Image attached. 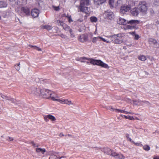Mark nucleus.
Here are the masks:
<instances>
[{"instance_id":"nucleus-1","label":"nucleus","mask_w":159,"mask_h":159,"mask_svg":"<svg viewBox=\"0 0 159 159\" xmlns=\"http://www.w3.org/2000/svg\"><path fill=\"white\" fill-rule=\"evenodd\" d=\"M37 91V92H34V93L37 95H41L46 98H50L52 100L57 101L61 103L69 104V101L68 100L64 99H60L54 93L48 89H43Z\"/></svg>"},{"instance_id":"nucleus-2","label":"nucleus","mask_w":159,"mask_h":159,"mask_svg":"<svg viewBox=\"0 0 159 159\" xmlns=\"http://www.w3.org/2000/svg\"><path fill=\"white\" fill-rule=\"evenodd\" d=\"M77 60L82 62H85L86 60H88L89 61L90 63L93 65L100 66L105 68H108L109 67L107 64L99 60H94L92 58H88L85 57H80L77 58Z\"/></svg>"},{"instance_id":"nucleus-3","label":"nucleus","mask_w":159,"mask_h":159,"mask_svg":"<svg viewBox=\"0 0 159 159\" xmlns=\"http://www.w3.org/2000/svg\"><path fill=\"white\" fill-rule=\"evenodd\" d=\"M138 8L141 12L145 13L148 9L147 4L145 2H140L138 4Z\"/></svg>"},{"instance_id":"nucleus-4","label":"nucleus","mask_w":159,"mask_h":159,"mask_svg":"<svg viewBox=\"0 0 159 159\" xmlns=\"http://www.w3.org/2000/svg\"><path fill=\"white\" fill-rule=\"evenodd\" d=\"M107 37L111 39V42L115 44H120L122 43L123 40L122 39L117 38L116 34L107 36Z\"/></svg>"},{"instance_id":"nucleus-5","label":"nucleus","mask_w":159,"mask_h":159,"mask_svg":"<svg viewBox=\"0 0 159 159\" xmlns=\"http://www.w3.org/2000/svg\"><path fill=\"white\" fill-rule=\"evenodd\" d=\"M131 9V6L129 5H125L122 6L120 9V12L123 15L129 12Z\"/></svg>"},{"instance_id":"nucleus-6","label":"nucleus","mask_w":159,"mask_h":159,"mask_svg":"<svg viewBox=\"0 0 159 159\" xmlns=\"http://www.w3.org/2000/svg\"><path fill=\"white\" fill-rule=\"evenodd\" d=\"M104 18L107 20H111L113 19L114 15L113 12L110 10L105 11L103 14Z\"/></svg>"},{"instance_id":"nucleus-7","label":"nucleus","mask_w":159,"mask_h":159,"mask_svg":"<svg viewBox=\"0 0 159 159\" xmlns=\"http://www.w3.org/2000/svg\"><path fill=\"white\" fill-rule=\"evenodd\" d=\"M43 118L44 120L46 122H48L49 120H50L52 122L56 120V118L54 116L51 114L44 116Z\"/></svg>"},{"instance_id":"nucleus-8","label":"nucleus","mask_w":159,"mask_h":159,"mask_svg":"<svg viewBox=\"0 0 159 159\" xmlns=\"http://www.w3.org/2000/svg\"><path fill=\"white\" fill-rule=\"evenodd\" d=\"M111 156L114 157L116 159H124L125 156L120 153H118L115 152H112L111 153Z\"/></svg>"},{"instance_id":"nucleus-9","label":"nucleus","mask_w":159,"mask_h":159,"mask_svg":"<svg viewBox=\"0 0 159 159\" xmlns=\"http://www.w3.org/2000/svg\"><path fill=\"white\" fill-rule=\"evenodd\" d=\"M79 41L82 43H84L88 40V36L86 34H82L78 37Z\"/></svg>"},{"instance_id":"nucleus-10","label":"nucleus","mask_w":159,"mask_h":159,"mask_svg":"<svg viewBox=\"0 0 159 159\" xmlns=\"http://www.w3.org/2000/svg\"><path fill=\"white\" fill-rule=\"evenodd\" d=\"M82 7V8L81 9V7H79L78 9L83 13L86 14L87 16H88V14L89 13L90 9L86 6Z\"/></svg>"},{"instance_id":"nucleus-11","label":"nucleus","mask_w":159,"mask_h":159,"mask_svg":"<svg viewBox=\"0 0 159 159\" xmlns=\"http://www.w3.org/2000/svg\"><path fill=\"white\" fill-rule=\"evenodd\" d=\"M39 13V10L37 8H34L32 10L31 14L34 18L37 17Z\"/></svg>"},{"instance_id":"nucleus-12","label":"nucleus","mask_w":159,"mask_h":159,"mask_svg":"<svg viewBox=\"0 0 159 159\" xmlns=\"http://www.w3.org/2000/svg\"><path fill=\"white\" fill-rule=\"evenodd\" d=\"M90 2L89 0H81L79 7H81V8L82 9V7L87 6L89 5Z\"/></svg>"},{"instance_id":"nucleus-13","label":"nucleus","mask_w":159,"mask_h":159,"mask_svg":"<svg viewBox=\"0 0 159 159\" xmlns=\"http://www.w3.org/2000/svg\"><path fill=\"white\" fill-rule=\"evenodd\" d=\"M149 42L150 44H153L155 48L159 47V44L158 43L156 40L150 38L149 40Z\"/></svg>"},{"instance_id":"nucleus-14","label":"nucleus","mask_w":159,"mask_h":159,"mask_svg":"<svg viewBox=\"0 0 159 159\" xmlns=\"http://www.w3.org/2000/svg\"><path fill=\"white\" fill-rule=\"evenodd\" d=\"M128 101L131 103H133L135 105H139L142 102V101H140L139 100H135L131 101L130 99H128Z\"/></svg>"},{"instance_id":"nucleus-15","label":"nucleus","mask_w":159,"mask_h":159,"mask_svg":"<svg viewBox=\"0 0 159 159\" xmlns=\"http://www.w3.org/2000/svg\"><path fill=\"white\" fill-rule=\"evenodd\" d=\"M21 11L25 15H30V10L27 7H22L21 8Z\"/></svg>"},{"instance_id":"nucleus-16","label":"nucleus","mask_w":159,"mask_h":159,"mask_svg":"<svg viewBox=\"0 0 159 159\" xmlns=\"http://www.w3.org/2000/svg\"><path fill=\"white\" fill-rule=\"evenodd\" d=\"M0 95L1 96L2 98L3 99L10 101L14 103L16 101V100L14 98H11L5 95H2V93H0Z\"/></svg>"},{"instance_id":"nucleus-17","label":"nucleus","mask_w":159,"mask_h":159,"mask_svg":"<svg viewBox=\"0 0 159 159\" xmlns=\"http://www.w3.org/2000/svg\"><path fill=\"white\" fill-rule=\"evenodd\" d=\"M118 23L120 25H125L127 23L128 21L124 19L120 18L118 21Z\"/></svg>"},{"instance_id":"nucleus-18","label":"nucleus","mask_w":159,"mask_h":159,"mask_svg":"<svg viewBox=\"0 0 159 159\" xmlns=\"http://www.w3.org/2000/svg\"><path fill=\"white\" fill-rule=\"evenodd\" d=\"M131 13L132 15L136 16L139 14V11L138 9L137 8L135 7L131 11Z\"/></svg>"},{"instance_id":"nucleus-19","label":"nucleus","mask_w":159,"mask_h":159,"mask_svg":"<svg viewBox=\"0 0 159 159\" xmlns=\"http://www.w3.org/2000/svg\"><path fill=\"white\" fill-rule=\"evenodd\" d=\"M116 0H109V4L111 8H116Z\"/></svg>"},{"instance_id":"nucleus-20","label":"nucleus","mask_w":159,"mask_h":159,"mask_svg":"<svg viewBox=\"0 0 159 159\" xmlns=\"http://www.w3.org/2000/svg\"><path fill=\"white\" fill-rule=\"evenodd\" d=\"M41 90V89H37L35 87L32 88L30 89V90L28 92L29 93H32L36 95H37L35 93H34V92H37L38 91L37 90Z\"/></svg>"},{"instance_id":"nucleus-21","label":"nucleus","mask_w":159,"mask_h":159,"mask_svg":"<svg viewBox=\"0 0 159 159\" xmlns=\"http://www.w3.org/2000/svg\"><path fill=\"white\" fill-rule=\"evenodd\" d=\"M106 0H93L94 3L96 5H100L105 3Z\"/></svg>"},{"instance_id":"nucleus-22","label":"nucleus","mask_w":159,"mask_h":159,"mask_svg":"<svg viewBox=\"0 0 159 159\" xmlns=\"http://www.w3.org/2000/svg\"><path fill=\"white\" fill-rule=\"evenodd\" d=\"M35 151L37 153L41 152L42 154H44L46 152V149L45 148H36L35 149Z\"/></svg>"},{"instance_id":"nucleus-23","label":"nucleus","mask_w":159,"mask_h":159,"mask_svg":"<svg viewBox=\"0 0 159 159\" xmlns=\"http://www.w3.org/2000/svg\"><path fill=\"white\" fill-rule=\"evenodd\" d=\"M17 4L19 5H23L27 3V0H17Z\"/></svg>"},{"instance_id":"nucleus-24","label":"nucleus","mask_w":159,"mask_h":159,"mask_svg":"<svg viewBox=\"0 0 159 159\" xmlns=\"http://www.w3.org/2000/svg\"><path fill=\"white\" fill-rule=\"evenodd\" d=\"M116 111L118 112H120L122 113H124L126 114H133V113L131 112L130 111H128L125 110H116Z\"/></svg>"},{"instance_id":"nucleus-25","label":"nucleus","mask_w":159,"mask_h":159,"mask_svg":"<svg viewBox=\"0 0 159 159\" xmlns=\"http://www.w3.org/2000/svg\"><path fill=\"white\" fill-rule=\"evenodd\" d=\"M41 28L43 29H46L48 31L51 30L52 28L51 26L48 25H43Z\"/></svg>"},{"instance_id":"nucleus-26","label":"nucleus","mask_w":159,"mask_h":159,"mask_svg":"<svg viewBox=\"0 0 159 159\" xmlns=\"http://www.w3.org/2000/svg\"><path fill=\"white\" fill-rule=\"evenodd\" d=\"M128 23H127L130 24H138L139 23V21L138 20H131L129 21H127Z\"/></svg>"},{"instance_id":"nucleus-27","label":"nucleus","mask_w":159,"mask_h":159,"mask_svg":"<svg viewBox=\"0 0 159 159\" xmlns=\"http://www.w3.org/2000/svg\"><path fill=\"white\" fill-rule=\"evenodd\" d=\"M129 34H132L133 36H134V39H135L137 40L139 38V36L137 34H135L134 32H130L129 33Z\"/></svg>"},{"instance_id":"nucleus-28","label":"nucleus","mask_w":159,"mask_h":159,"mask_svg":"<svg viewBox=\"0 0 159 159\" xmlns=\"http://www.w3.org/2000/svg\"><path fill=\"white\" fill-rule=\"evenodd\" d=\"M112 152H114L111 151V149L109 148H106L105 149V152L108 155L110 154L111 155V153H112Z\"/></svg>"},{"instance_id":"nucleus-29","label":"nucleus","mask_w":159,"mask_h":159,"mask_svg":"<svg viewBox=\"0 0 159 159\" xmlns=\"http://www.w3.org/2000/svg\"><path fill=\"white\" fill-rule=\"evenodd\" d=\"M7 3L2 1L0 2V8L5 7L7 6Z\"/></svg>"},{"instance_id":"nucleus-30","label":"nucleus","mask_w":159,"mask_h":159,"mask_svg":"<svg viewBox=\"0 0 159 159\" xmlns=\"http://www.w3.org/2000/svg\"><path fill=\"white\" fill-rule=\"evenodd\" d=\"M97 41H100L99 36L97 37H94L92 39V42L94 43H95Z\"/></svg>"},{"instance_id":"nucleus-31","label":"nucleus","mask_w":159,"mask_h":159,"mask_svg":"<svg viewBox=\"0 0 159 159\" xmlns=\"http://www.w3.org/2000/svg\"><path fill=\"white\" fill-rule=\"evenodd\" d=\"M143 148L145 151H148L150 149V146L148 145H145L143 146Z\"/></svg>"},{"instance_id":"nucleus-32","label":"nucleus","mask_w":159,"mask_h":159,"mask_svg":"<svg viewBox=\"0 0 159 159\" xmlns=\"http://www.w3.org/2000/svg\"><path fill=\"white\" fill-rule=\"evenodd\" d=\"M90 20L91 22H96L97 20L98 19L95 16H92L90 18Z\"/></svg>"},{"instance_id":"nucleus-33","label":"nucleus","mask_w":159,"mask_h":159,"mask_svg":"<svg viewBox=\"0 0 159 159\" xmlns=\"http://www.w3.org/2000/svg\"><path fill=\"white\" fill-rule=\"evenodd\" d=\"M62 157H60V158L55 155H52L50 156L49 159H60Z\"/></svg>"},{"instance_id":"nucleus-34","label":"nucleus","mask_w":159,"mask_h":159,"mask_svg":"<svg viewBox=\"0 0 159 159\" xmlns=\"http://www.w3.org/2000/svg\"><path fill=\"white\" fill-rule=\"evenodd\" d=\"M116 7L121 4L123 2L122 0H116Z\"/></svg>"},{"instance_id":"nucleus-35","label":"nucleus","mask_w":159,"mask_h":159,"mask_svg":"<svg viewBox=\"0 0 159 159\" xmlns=\"http://www.w3.org/2000/svg\"><path fill=\"white\" fill-rule=\"evenodd\" d=\"M125 136L127 141H129L131 143L134 142V141L132 140L129 137V135L128 134H126Z\"/></svg>"},{"instance_id":"nucleus-36","label":"nucleus","mask_w":159,"mask_h":159,"mask_svg":"<svg viewBox=\"0 0 159 159\" xmlns=\"http://www.w3.org/2000/svg\"><path fill=\"white\" fill-rule=\"evenodd\" d=\"M138 58L139 60L142 61H144L146 60V58L144 55L140 56Z\"/></svg>"},{"instance_id":"nucleus-37","label":"nucleus","mask_w":159,"mask_h":159,"mask_svg":"<svg viewBox=\"0 0 159 159\" xmlns=\"http://www.w3.org/2000/svg\"><path fill=\"white\" fill-rule=\"evenodd\" d=\"M87 17V15H85L84 16H83L82 18H81L79 19L77 21H78L80 22H82L84 20L86 19Z\"/></svg>"},{"instance_id":"nucleus-38","label":"nucleus","mask_w":159,"mask_h":159,"mask_svg":"<svg viewBox=\"0 0 159 159\" xmlns=\"http://www.w3.org/2000/svg\"><path fill=\"white\" fill-rule=\"evenodd\" d=\"M29 47L31 48H33L34 49L37 50L38 51H41V49L40 48H39L38 47H37L35 46H33L32 45H30Z\"/></svg>"},{"instance_id":"nucleus-39","label":"nucleus","mask_w":159,"mask_h":159,"mask_svg":"<svg viewBox=\"0 0 159 159\" xmlns=\"http://www.w3.org/2000/svg\"><path fill=\"white\" fill-rule=\"evenodd\" d=\"M132 143H133L135 145L139 147H142L143 146V144L141 142L135 143L134 141V142H132Z\"/></svg>"},{"instance_id":"nucleus-40","label":"nucleus","mask_w":159,"mask_h":159,"mask_svg":"<svg viewBox=\"0 0 159 159\" xmlns=\"http://www.w3.org/2000/svg\"><path fill=\"white\" fill-rule=\"evenodd\" d=\"M121 116H124L126 119H129L130 120H133L134 119L133 116H126L125 115H122Z\"/></svg>"},{"instance_id":"nucleus-41","label":"nucleus","mask_w":159,"mask_h":159,"mask_svg":"<svg viewBox=\"0 0 159 159\" xmlns=\"http://www.w3.org/2000/svg\"><path fill=\"white\" fill-rule=\"evenodd\" d=\"M99 39L100 41H102L103 42H106L107 43H110V42L107 40H106V39L102 37L99 36Z\"/></svg>"},{"instance_id":"nucleus-42","label":"nucleus","mask_w":159,"mask_h":159,"mask_svg":"<svg viewBox=\"0 0 159 159\" xmlns=\"http://www.w3.org/2000/svg\"><path fill=\"white\" fill-rule=\"evenodd\" d=\"M116 37L118 38L121 39L124 36V35L123 34H116Z\"/></svg>"},{"instance_id":"nucleus-43","label":"nucleus","mask_w":159,"mask_h":159,"mask_svg":"<svg viewBox=\"0 0 159 159\" xmlns=\"http://www.w3.org/2000/svg\"><path fill=\"white\" fill-rule=\"evenodd\" d=\"M56 23L58 25H63V22L60 20H57V21Z\"/></svg>"},{"instance_id":"nucleus-44","label":"nucleus","mask_w":159,"mask_h":159,"mask_svg":"<svg viewBox=\"0 0 159 159\" xmlns=\"http://www.w3.org/2000/svg\"><path fill=\"white\" fill-rule=\"evenodd\" d=\"M53 7L54 10L56 11H58L60 10V7L59 6H53Z\"/></svg>"},{"instance_id":"nucleus-45","label":"nucleus","mask_w":159,"mask_h":159,"mask_svg":"<svg viewBox=\"0 0 159 159\" xmlns=\"http://www.w3.org/2000/svg\"><path fill=\"white\" fill-rule=\"evenodd\" d=\"M20 64L19 63L18 65H16L15 66V68L16 70H19L20 69V67L19 66Z\"/></svg>"},{"instance_id":"nucleus-46","label":"nucleus","mask_w":159,"mask_h":159,"mask_svg":"<svg viewBox=\"0 0 159 159\" xmlns=\"http://www.w3.org/2000/svg\"><path fill=\"white\" fill-rule=\"evenodd\" d=\"M133 28V27L129 25H128L126 26V29H131Z\"/></svg>"},{"instance_id":"nucleus-47","label":"nucleus","mask_w":159,"mask_h":159,"mask_svg":"<svg viewBox=\"0 0 159 159\" xmlns=\"http://www.w3.org/2000/svg\"><path fill=\"white\" fill-rule=\"evenodd\" d=\"M8 139H7V140L9 141H12L13 140V138L10 137H8Z\"/></svg>"},{"instance_id":"nucleus-48","label":"nucleus","mask_w":159,"mask_h":159,"mask_svg":"<svg viewBox=\"0 0 159 159\" xmlns=\"http://www.w3.org/2000/svg\"><path fill=\"white\" fill-rule=\"evenodd\" d=\"M71 33L72 32L71 31V30H70V37H74L75 36V35L73 33Z\"/></svg>"},{"instance_id":"nucleus-49","label":"nucleus","mask_w":159,"mask_h":159,"mask_svg":"<svg viewBox=\"0 0 159 159\" xmlns=\"http://www.w3.org/2000/svg\"><path fill=\"white\" fill-rule=\"evenodd\" d=\"M153 159H159V156H154Z\"/></svg>"},{"instance_id":"nucleus-50","label":"nucleus","mask_w":159,"mask_h":159,"mask_svg":"<svg viewBox=\"0 0 159 159\" xmlns=\"http://www.w3.org/2000/svg\"><path fill=\"white\" fill-rule=\"evenodd\" d=\"M34 148L36 147H38L39 146L38 145L36 144L35 143H34L33 145H32Z\"/></svg>"},{"instance_id":"nucleus-51","label":"nucleus","mask_w":159,"mask_h":159,"mask_svg":"<svg viewBox=\"0 0 159 159\" xmlns=\"http://www.w3.org/2000/svg\"><path fill=\"white\" fill-rule=\"evenodd\" d=\"M20 106L21 107L19 108H25V107H23L24 106V105L22 104H21L20 105Z\"/></svg>"},{"instance_id":"nucleus-52","label":"nucleus","mask_w":159,"mask_h":159,"mask_svg":"<svg viewBox=\"0 0 159 159\" xmlns=\"http://www.w3.org/2000/svg\"><path fill=\"white\" fill-rule=\"evenodd\" d=\"M35 143H34V142L33 141H31L30 144H31L32 145H33Z\"/></svg>"},{"instance_id":"nucleus-53","label":"nucleus","mask_w":159,"mask_h":159,"mask_svg":"<svg viewBox=\"0 0 159 159\" xmlns=\"http://www.w3.org/2000/svg\"><path fill=\"white\" fill-rule=\"evenodd\" d=\"M64 136V135L63 134H62V133H60L59 134V136L60 137H61V136Z\"/></svg>"},{"instance_id":"nucleus-54","label":"nucleus","mask_w":159,"mask_h":159,"mask_svg":"<svg viewBox=\"0 0 159 159\" xmlns=\"http://www.w3.org/2000/svg\"><path fill=\"white\" fill-rule=\"evenodd\" d=\"M68 20L69 22H70V17L69 16H67Z\"/></svg>"},{"instance_id":"nucleus-55","label":"nucleus","mask_w":159,"mask_h":159,"mask_svg":"<svg viewBox=\"0 0 159 159\" xmlns=\"http://www.w3.org/2000/svg\"><path fill=\"white\" fill-rule=\"evenodd\" d=\"M145 103L146 104H148V103H148V102H145Z\"/></svg>"},{"instance_id":"nucleus-56","label":"nucleus","mask_w":159,"mask_h":159,"mask_svg":"<svg viewBox=\"0 0 159 159\" xmlns=\"http://www.w3.org/2000/svg\"><path fill=\"white\" fill-rule=\"evenodd\" d=\"M70 22L71 21H72V20H71V18H70Z\"/></svg>"},{"instance_id":"nucleus-57","label":"nucleus","mask_w":159,"mask_h":159,"mask_svg":"<svg viewBox=\"0 0 159 159\" xmlns=\"http://www.w3.org/2000/svg\"><path fill=\"white\" fill-rule=\"evenodd\" d=\"M110 109H113V108H112V107H111Z\"/></svg>"},{"instance_id":"nucleus-58","label":"nucleus","mask_w":159,"mask_h":159,"mask_svg":"<svg viewBox=\"0 0 159 159\" xmlns=\"http://www.w3.org/2000/svg\"><path fill=\"white\" fill-rule=\"evenodd\" d=\"M86 63H89V62H86Z\"/></svg>"},{"instance_id":"nucleus-59","label":"nucleus","mask_w":159,"mask_h":159,"mask_svg":"<svg viewBox=\"0 0 159 159\" xmlns=\"http://www.w3.org/2000/svg\"><path fill=\"white\" fill-rule=\"evenodd\" d=\"M136 119H137V120H139V119L138 118H137Z\"/></svg>"},{"instance_id":"nucleus-60","label":"nucleus","mask_w":159,"mask_h":159,"mask_svg":"<svg viewBox=\"0 0 159 159\" xmlns=\"http://www.w3.org/2000/svg\"><path fill=\"white\" fill-rule=\"evenodd\" d=\"M10 1H11V0H10Z\"/></svg>"}]
</instances>
